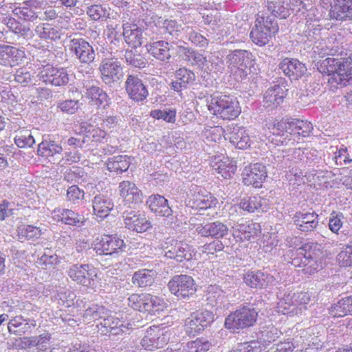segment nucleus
Returning a JSON list of instances; mask_svg holds the SVG:
<instances>
[{
    "label": "nucleus",
    "mask_w": 352,
    "mask_h": 352,
    "mask_svg": "<svg viewBox=\"0 0 352 352\" xmlns=\"http://www.w3.org/2000/svg\"><path fill=\"white\" fill-rule=\"evenodd\" d=\"M172 45L168 41L160 40L146 45L147 52L160 61H168L171 58Z\"/></svg>",
    "instance_id": "72a5a7b5"
},
{
    "label": "nucleus",
    "mask_w": 352,
    "mask_h": 352,
    "mask_svg": "<svg viewBox=\"0 0 352 352\" xmlns=\"http://www.w3.org/2000/svg\"><path fill=\"white\" fill-rule=\"evenodd\" d=\"M207 107L212 115L227 121L235 120L241 113L237 98L231 95H211L207 100Z\"/></svg>",
    "instance_id": "20e7f679"
},
{
    "label": "nucleus",
    "mask_w": 352,
    "mask_h": 352,
    "mask_svg": "<svg viewBox=\"0 0 352 352\" xmlns=\"http://www.w3.org/2000/svg\"><path fill=\"white\" fill-rule=\"evenodd\" d=\"M312 129L313 126L311 122L299 119H292L291 136L308 137Z\"/></svg>",
    "instance_id": "09e8293b"
},
{
    "label": "nucleus",
    "mask_w": 352,
    "mask_h": 352,
    "mask_svg": "<svg viewBox=\"0 0 352 352\" xmlns=\"http://www.w3.org/2000/svg\"><path fill=\"white\" fill-rule=\"evenodd\" d=\"M262 346L260 342L257 341H251L249 342L240 343L236 345L230 352H261Z\"/></svg>",
    "instance_id": "13d9d810"
},
{
    "label": "nucleus",
    "mask_w": 352,
    "mask_h": 352,
    "mask_svg": "<svg viewBox=\"0 0 352 352\" xmlns=\"http://www.w3.org/2000/svg\"><path fill=\"white\" fill-rule=\"evenodd\" d=\"M15 144L20 148L30 147L35 140L28 130H21L14 137Z\"/></svg>",
    "instance_id": "6e6d98bb"
},
{
    "label": "nucleus",
    "mask_w": 352,
    "mask_h": 352,
    "mask_svg": "<svg viewBox=\"0 0 352 352\" xmlns=\"http://www.w3.org/2000/svg\"><path fill=\"white\" fill-rule=\"evenodd\" d=\"M279 31L278 23L264 14H257L254 25L250 32L253 43L259 46L267 45Z\"/></svg>",
    "instance_id": "423d86ee"
},
{
    "label": "nucleus",
    "mask_w": 352,
    "mask_h": 352,
    "mask_svg": "<svg viewBox=\"0 0 352 352\" xmlns=\"http://www.w3.org/2000/svg\"><path fill=\"white\" fill-rule=\"evenodd\" d=\"M86 13L91 21L106 22L111 19V9L101 4H93L87 7Z\"/></svg>",
    "instance_id": "37998d69"
},
{
    "label": "nucleus",
    "mask_w": 352,
    "mask_h": 352,
    "mask_svg": "<svg viewBox=\"0 0 352 352\" xmlns=\"http://www.w3.org/2000/svg\"><path fill=\"white\" fill-rule=\"evenodd\" d=\"M161 246L164 250V257L179 263L189 261L195 256L193 246L172 237H167Z\"/></svg>",
    "instance_id": "1a4fd4ad"
},
{
    "label": "nucleus",
    "mask_w": 352,
    "mask_h": 352,
    "mask_svg": "<svg viewBox=\"0 0 352 352\" xmlns=\"http://www.w3.org/2000/svg\"><path fill=\"white\" fill-rule=\"evenodd\" d=\"M63 151V147L55 141L51 140H43L38 146L37 155L48 158L53 157L56 154H60Z\"/></svg>",
    "instance_id": "a18cd8bd"
},
{
    "label": "nucleus",
    "mask_w": 352,
    "mask_h": 352,
    "mask_svg": "<svg viewBox=\"0 0 352 352\" xmlns=\"http://www.w3.org/2000/svg\"><path fill=\"white\" fill-rule=\"evenodd\" d=\"M276 311L288 317L301 316L311 300L307 292L283 291L277 296Z\"/></svg>",
    "instance_id": "7ed1b4c3"
},
{
    "label": "nucleus",
    "mask_w": 352,
    "mask_h": 352,
    "mask_svg": "<svg viewBox=\"0 0 352 352\" xmlns=\"http://www.w3.org/2000/svg\"><path fill=\"white\" fill-rule=\"evenodd\" d=\"M320 5L328 10L329 19L347 21L348 0H320Z\"/></svg>",
    "instance_id": "4be33fe9"
},
{
    "label": "nucleus",
    "mask_w": 352,
    "mask_h": 352,
    "mask_svg": "<svg viewBox=\"0 0 352 352\" xmlns=\"http://www.w3.org/2000/svg\"><path fill=\"white\" fill-rule=\"evenodd\" d=\"M278 68L291 80H298L304 76L307 71L305 64L297 58L288 57L280 60Z\"/></svg>",
    "instance_id": "6ab92c4d"
},
{
    "label": "nucleus",
    "mask_w": 352,
    "mask_h": 352,
    "mask_svg": "<svg viewBox=\"0 0 352 352\" xmlns=\"http://www.w3.org/2000/svg\"><path fill=\"white\" fill-rule=\"evenodd\" d=\"M105 307L102 305H93L91 307L86 309L83 314V318L86 319L98 320L101 318V314H104Z\"/></svg>",
    "instance_id": "69168bd1"
},
{
    "label": "nucleus",
    "mask_w": 352,
    "mask_h": 352,
    "mask_svg": "<svg viewBox=\"0 0 352 352\" xmlns=\"http://www.w3.org/2000/svg\"><path fill=\"white\" fill-rule=\"evenodd\" d=\"M51 339L52 335L47 331L38 336H33L34 346L37 347L41 351H45L47 349V344H49Z\"/></svg>",
    "instance_id": "0e129e2a"
},
{
    "label": "nucleus",
    "mask_w": 352,
    "mask_h": 352,
    "mask_svg": "<svg viewBox=\"0 0 352 352\" xmlns=\"http://www.w3.org/2000/svg\"><path fill=\"white\" fill-rule=\"evenodd\" d=\"M99 71L102 80L108 85L119 81L123 76L122 64L116 58L103 59L100 64Z\"/></svg>",
    "instance_id": "dca6fc26"
},
{
    "label": "nucleus",
    "mask_w": 352,
    "mask_h": 352,
    "mask_svg": "<svg viewBox=\"0 0 352 352\" xmlns=\"http://www.w3.org/2000/svg\"><path fill=\"white\" fill-rule=\"evenodd\" d=\"M157 273L153 270L140 269L134 272L132 283L141 288L151 286L155 280Z\"/></svg>",
    "instance_id": "a19ab883"
},
{
    "label": "nucleus",
    "mask_w": 352,
    "mask_h": 352,
    "mask_svg": "<svg viewBox=\"0 0 352 352\" xmlns=\"http://www.w3.org/2000/svg\"><path fill=\"white\" fill-rule=\"evenodd\" d=\"M118 192L125 205L141 203L143 194L140 189L132 182L124 180L119 184Z\"/></svg>",
    "instance_id": "5701e85b"
},
{
    "label": "nucleus",
    "mask_w": 352,
    "mask_h": 352,
    "mask_svg": "<svg viewBox=\"0 0 352 352\" xmlns=\"http://www.w3.org/2000/svg\"><path fill=\"white\" fill-rule=\"evenodd\" d=\"M125 89L129 98L138 102L144 101L148 96L146 86L137 76L129 75L127 76Z\"/></svg>",
    "instance_id": "b1692460"
},
{
    "label": "nucleus",
    "mask_w": 352,
    "mask_h": 352,
    "mask_svg": "<svg viewBox=\"0 0 352 352\" xmlns=\"http://www.w3.org/2000/svg\"><path fill=\"white\" fill-rule=\"evenodd\" d=\"M146 204L156 216L168 217L173 214L168 201L164 196L152 195L147 199Z\"/></svg>",
    "instance_id": "473e14b6"
},
{
    "label": "nucleus",
    "mask_w": 352,
    "mask_h": 352,
    "mask_svg": "<svg viewBox=\"0 0 352 352\" xmlns=\"http://www.w3.org/2000/svg\"><path fill=\"white\" fill-rule=\"evenodd\" d=\"M35 32L41 39L50 41L60 40L63 34L61 27L47 23L38 24L35 28Z\"/></svg>",
    "instance_id": "c9c22d12"
},
{
    "label": "nucleus",
    "mask_w": 352,
    "mask_h": 352,
    "mask_svg": "<svg viewBox=\"0 0 352 352\" xmlns=\"http://www.w3.org/2000/svg\"><path fill=\"white\" fill-rule=\"evenodd\" d=\"M327 257V252L321 244L307 242L292 252L291 263L301 268L305 274L312 275L324 267Z\"/></svg>",
    "instance_id": "f257e3e1"
},
{
    "label": "nucleus",
    "mask_w": 352,
    "mask_h": 352,
    "mask_svg": "<svg viewBox=\"0 0 352 352\" xmlns=\"http://www.w3.org/2000/svg\"><path fill=\"white\" fill-rule=\"evenodd\" d=\"M241 177L244 186L261 188L267 177L266 166L259 162L251 163L244 167Z\"/></svg>",
    "instance_id": "4468645a"
},
{
    "label": "nucleus",
    "mask_w": 352,
    "mask_h": 352,
    "mask_svg": "<svg viewBox=\"0 0 352 352\" xmlns=\"http://www.w3.org/2000/svg\"><path fill=\"white\" fill-rule=\"evenodd\" d=\"M352 312V295L343 298L334 304L330 309L333 317H344Z\"/></svg>",
    "instance_id": "de8ad7c7"
},
{
    "label": "nucleus",
    "mask_w": 352,
    "mask_h": 352,
    "mask_svg": "<svg viewBox=\"0 0 352 352\" xmlns=\"http://www.w3.org/2000/svg\"><path fill=\"white\" fill-rule=\"evenodd\" d=\"M214 320L212 311L199 309L190 314L185 320L184 331L189 336H195L203 332Z\"/></svg>",
    "instance_id": "9b49d317"
},
{
    "label": "nucleus",
    "mask_w": 352,
    "mask_h": 352,
    "mask_svg": "<svg viewBox=\"0 0 352 352\" xmlns=\"http://www.w3.org/2000/svg\"><path fill=\"white\" fill-rule=\"evenodd\" d=\"M175 78L176 80L172 82V88L179 92L193 83L195 80V74L192 71L182 67L177 70Z\"/></svg>",
    "instance_id": "ea45409f"
},
{
    "label": "nucleus",
    "mask_w": 352,
    "mask_h": 352,
    "mask_svg": "<svg viewBox=\"0 0 352 352\" xmlns=\"http://www.w3.org/2000/svg\"><path fill=\"white\" fill-rule=\"evenodd\" d=\"M211 343L204 338H198L190 341L184 346L182 352H207Z\"/></svg>",
    "instance_id": "864d4df0"
},
{
    "label": "nucleus",
    "mask_w": 352,
    "mask_h": 352,
    "mask_svg": "<svg viewBox=\"0 0 352 352\" xmlns=\"http://www.w3.org/2000/svg\"><path fill=\"white\" fill-rule=\"evenodd\" d=\"M4 21L7 27L16 34H25L30 30V28L25 27L13 17L8 16L4 19Z\"/></svg>",
    "instance_id": "bf43d9fd"
},
{
    "label": "nucleus",
    "mask_w": 352,
    "mask_h": 352,
    "mask_svg": "<svg viewBox=\"0 0 352 352\" xmlns=\"http://www.w3.org/2000/svg\"><path fill=\"white\" fill-rule=\"evenodd\" d=\"M223 249L224 245L221 241H213L201 247L202 254L206 255H214L216 252L223 251Z\"/></svg>",
    "instance_id": "680f3d73"
},
{
    "label": "nucleus",
    "mask_w": 352,
    "mask_h": 352,
    "mask_svg": "<svg viewBox=\"0 0 352 352\" xmlns=\"http://www.w3.org/2000/svg\"><path fill=\"white\" fill-rule=\"evenodd\" d=\"M211 166L224 179L232 178L237 169L236 162L228 157H214Z\"/></svg>",
    "instance_id": "2f4dec72"
},
{
    "label": "nucleus",
    "mask_w": 352,
    "mask_h": 352,
    "mask_svg": "<svg viewBox=\"0 0 352 352\" xmlns=\"http://www.w3.org/2000/svg\"><path fill=\"white\" fill-rule=\"evenodd\" d=\"M36 326L35 320L25 319L22 316H16L10 320L8 329L10 333L15 336H23L31 333V327Z\"/></svg>",
    "instance_id": "f704fd0d"
},
{
    "label": "nucleus",
    "mask_w": 352,
    "mask_h": 352,
    "mask_svg": "<svg viewBox=\"0 0 352 352\" xmlns=\"http://www.w3.org/2000/svg\"><path fill=\"white\" fill-rule=\"evenodd\" d=\"M292 119L272 121L270 120L266 123L267 129L274 135L284 137L283 140L279 141L283 144L287 140H290L291 137V128H292Z\"/></svg>",
    "instance_id": "e433bc0d"
},
{
    "label": "nucleus",
    "mask_w": 352,
    "mask_h": 352,
    "mask_svg": "<svg viewBox=\"0 0 352 352\" xmlns=\"http://www.w3.org/2000/svg\"><path fill=\"white\" fill-rule=\"evenodd\" d=\"M266 7L273 16L279 19H287L290 14L289 10L285 6L283 0H269L267 1Z\"/></svg>",
    "instance_id": "8fccbe9b"
},
{
    "label": "nucleus",
    "mask_w": 352,
    "mask_h": 352,
    "mask_svg": "<svg viewBox=\"0 0 352 352\" xmlns=\"http://www.w3.org/2000/svg\"><path fill=\"white\" fill-rule=\"evenodd\" d=\"M70 50L74 52L81 63H90L95 58L93 47L83 38H74L70 41Z\"/></svg>",
    "instance_id": "bb28decb"
},
{
    "label": "nucleus",
    "mask_w": 352,
    "mask_h": 352,
    "mask_svg": "<svg viewBox=\"0 0 352 352\" xmlns=\"http://www.w3.org/2000/svg\"><path fill=\"white\" fill-rule=\"evenodd\" d=\"M337 258L340 266L344 267L352 266V253L346 247L340 251L338 254Z\"/></svg>",
    "instance_id": "774afa93"
},
{
    "label": "nucleus",
    "mask_w": 352,
    "mask_h": 352,
    "mask_svg": "<svg viewBox=\"0 0 352 352\" xmlns=\"http://www.w3.org/2000/svg\"><path fill=\"white\" fill-rule=\"evenodd\" d=\"M124 225L129 230L137 233H143L151 229V222L144 214L134 212H129L124 219Z\"/></svg>",
    "instance_id": "7c9ffc66"
},
{
    "label": "nucleus",
    "mask_w": 352,
    "mask_h": 352,
    "mask_svg": "<svg viewBox=\"0 0 352 352\" xmlns=\"http://www.w3.org/2000/svg\"><path fill=\"white\" fill-rule=\"evenodd\" d=\"M85 96L89 102L98 108H106L110 104V98L101 88L92 86L87 89Z\"/></svg>",
    "instance_id": "58836bf2"
},
{
    "label": "nucleus",
    "mask_w": 352,
    "mask_h": 352,
    "mask_svg": "<svg viewBox=\"0 0 352 352\" xmlns=\"http://www.w3.org/2000/svg\"><path fill=\"white\" fill-rule=\"evenodd\" d=\"M13 14L19 19L26 21H32L37 18L36 14L28 7L15 8Z\"/></svg>",
    "instance_id": "052dcab7"
},
{
    "label": "nucleus",
    "mask_w": 352,
    "mask_h": 352,
    "mask_svg": "<svg viewBox=\"0 0 352 352\" xmlns=\"http://www.w3.org/2000/svg\"><path fill=\"white\" fill-rule=\"evenodd\" d=\"M122 36L124 41L131 48H138L144 41L143 30L133 22H126L122 24Z\"/></svg>",
    "instance_id": "cd10ccee"
},
{
    "label": "nucleus",
    "mask_w": 352,
    "mask_h": 352,
    "mask_svg": "<svg viewBox=\"0 0 352 352\" xmlns=\"http://www.w3.org/2000/svg\"><path fill=\"white\" fill-rule=\"evenodd\" d=\"M230 142L239 149H245L250 146V138L244 128L234 127L230 132Z\"/></svg>",
    "instance_id": "79ce46f5"
},
{
    "label": "nucleus",
    "mask_w": 352,
    "mask_h": 352,
    "mask_svg": "<svg viewBox=\"0 0 352 352\" xmlns=\"http://www.w3.org/2000/svg\"><path fill=\"white\" fill-rule=\"evenodd\" d=\"M162 28L165 33L173 36L181 31L182 25L175 20L166 19L163 21Z\"/></svg>",
    "instance_id": "338daca9"
},
{
    "label": "nucleus",
    "mask_w": 352,
    "mask_h": 352,
    "mask_svg": "<svg viewBox=\"0 0 352 352\" xmlns=\"http://www.w3.org/2000/svg\"><path fill=\"white\" fill-rule=\"evenodd\" d=\"M261 226L253 221H245L233 228L232 236L236 242H251L261 234Z\"/></svg>",
    "instance_id": "a211bd4d"
},
{
    "label": "nucleus",
    "mask_w": 352,
    "mask_h": 352,
    "mask_svg": "<svg viewBox=\"0 0 352 352\" xmlns=\"http://www.w3.org/2000/svg\"><path fill=\"white\" fill-rule=\"evenodd\" d=\"M130 164V157L127 155L113 156L109 158L106 162L107 170L117 174L126 171Z\"/></svg>",
    "instance_id": "c03bdc74"
},
{
    "label": "nucleus",
    "mask_w": 352,
    "mask_h": 352,
    "mask_svg": "<svg viewBox=\"0 0 352 352\" xmlns=\"http://www.w3.org/2000/svg\"><path fill=\"white\" fill-rule=\"evenodd\" d=\"M245 54L246 51L239 50L231 55L228 67L234 76L243 78L245 75Z\"/></svg>",
    "instance_id": "4c0bfd02"
},
{
    "label": "nucleus",
    "mask_w": 352,
    "mask_h": 352,
    "mask_svg": "<svg viewBox=\"0 0 352 352\" xmlns=\"http://www.w3.org/2000/svg\"><path fill=\"white\" fill-rule=\"evenodd\" d=\"M177 111L175 109H154L150 112V116L156 120H163L168 123H175Z\"/></svg>",
    "instance_id": "5fc2aeb1"
},
{
    "label": "nucleus",
    "mask_w": 352,
    "mask_h": 352,
    "mask_svg": "<svg viewBox=\"0 0 352 352\" xmlns=\"http://www.w3.org/2000/svg\"><path fill=\"white\" fill-rule=\"evenodd\" d=\"M258 316V311L254 308L242 306L226 316L224 327L230 332H239L254 326Z\"/></svg>",
    "instance_id": "0eeeda50"
},
{
    "label": "nucleus",
    "mask_w": 352,
    "mask_h": 352,
    "mask_svg": "<svg viewBox=\"0 0 352 352\" xmlns=\"http://www.w3.org/2000/svg\"><path fill=\"white\" fill-rule=\"evenodd\" d=\"M51 217L57 223L78 227L83 226L86 221L82 214L67 208H56L54 209L51 212Z\"/></svg>",
    "instance_id": "aec40b11"
},
{
    "label": "nucleus",
    "mask_w": 352,
    "mask_h": 352,
    "mask_svg": "<svg viewBox=\"0 0 352 352\" xmlns=\"http://www.w3.org/2000/svg\"><path fill=\"white\" fill-rule=\"evenodd\" d=\"M263 200L258 195L245 196L241 199L238 206L240 209L252 213L261 209Z\"/></svg>",
    "instance_id": "49530a36"
},
{
    "label": "nucleus",
    "mask_w": 352,
    "mask_h": 352,
    "mask_svg": "<svg viewBox=\"0 0 352 352\" xmlns=\"http://www.w3.org/2000/svg\"><path fill=\"white\" fill-rule=\"evenodd\" d=\"M319 72L329 76L328 83L333 89L352 85V56L329 57L320 62Z\"/></svg>",
    "instance_id": "f03ea898"
},
{
    "label": "nucleus",
    "mask_w": 352,
    "mask_h": 352,
    "mask_svg": "<svg viewBox=\"0 0 352 352\" xmlns=\"http://www.w3.org/2000/svg\"><path fill=\"white\" fill-rule=\"evenodd\" d=\"M274 280L273 276L260 270H248L243 274L244 283L247 286L254 289L267 288L274 283Z\"/></svg>",
    "instance_id": "a878e982"
},
{
    "label": "nucleus",
    "mask_w": 352,
    "mask_h": 352,
    "mask_svg": "<svg viewBox=\"0 0 352 352\" xmlns=\"http://www.w3.org/2000/svg\"><path fill=\"white\" fill-rule=\"evenodd\" d=\"M294 223L302 232H311L318 226V214L314 211H297L293 217Z\"/></svg>",
    "instance_id": "412c9836"
},
{
    "label": "nucleus",
    "mask_w": 352,
    "mask_h": 352,
    "mask_svg": "<svg viewBox=\"0 0 352 352\" xmlns=\"http://www.w3.org/2000/svg\"><path fill=\"white\" fill-rule=\"evenodd\" d=\"M130 324L127 326L124 325L120 320L114 316H108L103 320L102 325L108 329V331L113 334L117 335L125 331V329H129Z\"/></svg>",
    "instance_id": "603ef678"
},
{
    "label": "nucleus",
    "mask_w": 352,
    "mask_h": 352,
    "mask_svg": "<svg viewBox=\"0 0 352 352\" xmlns=\"http://www.w3.org/2000/svg\"><path fill=\"white\" fill-rule=\"evenodd\" d=\"M99 274V269L91 264H74L67 271L72 280L94 290L101 280Z\"/></svg>",
    "instance_id": "6e6552de"
},
{
    "label": "nucleus",
    "mask_w": 352,
    "mask_h": 352,
    "mask_svg": "<svg viewBox=\"0 0 352 352\" xmlns=\"http://www.w3.org/2000/svg\"><path fill=\"white\" fill-rule=\"evenodd\" d=\"M167 286L170 292L179 299H189L196 294L197 290L195 279L187 274L173 276Z\"/></svg>",
    "instance_id": "9d476101"
},
{
    "label": "nucleus",
    "mask_w": 352,
    "mask_h": 352,
    "mask_svg": "<svg viewBox=\"0 0 352 352\" xmlns=\"http://www.w3.org/2000/svg\"><path fill=\"white\" fill-rule=\"evenodd\" d=\"M25 51L23 47H17L8 45H0V65L6 67H16L25 58Z\"/></svg>",
    "instance_id": "f3484780"
},
{
    "label": "nucleus",
    "mask_w": 352,
    "mask_h": 352,
    "mask_svg": "<svg viewBox=\"0 0 352 352\" xmlns=\"http://www.w3.org/2000/svg\"><path fill=\"white\" fill-rule=\"evenodd\" d=\"M128 306L133 310L154 315L166 308L164 299L146 292L133 293L128 297Z\"/></svg>",
    "instance_id": "39448f33"
},
{
    "label": "nucleus",
    "mask_w": 352,
    "mask_h": 352,
    "mask_svg": "<svg viewBox=\"0 0 352 352\" xmlns=\"http://www.w3.org/2000/svg\"><path fill=\"white\" fill-rule=\"evenodd\" d=\"M217 204L218 200L214 196L199 187L190 190L187 199V205L198 210H205L214 208Z\"/></svg>",
    "instance_id": "2eb2a0df"
},
{
    "label": "nucleus",
    "mask_w": 352,
    "mask_h": 352,
    "mask_svg": "<svg viewBox=\"0 0 352 352\" xmlns=\"http://www.w3.org/2000/svg\"><path fill=\"white\" fill-rule=\"evenodd\" d=\"M66 196L67 201L73 204H76L79 200L84 199L85 192L82 190L80 189L78 186L73 185L68 188Z\"/></svg>",
    "instance_id": "e2e57ef3"
},
{
    "label": "nucleus",
    "mask_w": 352,
    "mask_h": 352,
    "mask_svg": "<svg viewBox=\"0 0 352 352\" xmlns=\"http://www.w3.org/2000/svg\"><path fill=\"white\" fill-rule=\"evenodd\" d=\"M168 342V338L158 327H151L146 330L141 341L142 346L148 351L162 348Z\"/></svg>",
    "instance_id": "393cba45"
},
{
    "label": "nucleus",
    "mask_w": 352,
    "mask_h": 352,
    "mask_svg": "<svg viewBox=\"0 0 352 352\" xmlns=\"http://www.w3.org/2000/svg\"><path fill=\"white\" fill-rule=\"evenodd\" d=\"M37 76L45 85L54 87H63L69 82V74L67 69L51 64L42 65L39 68Z\"/></svg>",
    "instance_id": "ddd939ff"
},
{
    "label": "nucleus",
    "mask_w": 352,
    "mask_h": 352,
    "mask_svg": "<svg viewBox=\"0 0 352 352\" xmlns=\"http://www.w3.org/2000/svg\"><path fill=\"white\" fill-rule=\"evenodd\" d=\"M210 236L215 239H221L228 234V227L221 221H217L210 223Z\"/></svg>",
    "instance_id": "4d7b16f0"
},
{
    "label": "nucleus",
    "mask_w": 352,
    "mask_h": 352,
    "mask_svg": "<svg viewBox=\"0 0 352 352\" xmlns=\"http://www.w3.org/2000/svg\"><path fill=\"white\" fill-rule=\"evenodd\" d=\"M17 234L20 239L34 240L41 236L42 232L38 227L23 224L18 227Z\"/></svg>",
    "instance_id": "3c124183"
},
{
    "label": "nucleus",
    "mask_w": 352,
    "mask_h": 352,
    "mask_svg": "<svg viewBox=\"0 0 352 352\" xmlns=\"http://www.w3.org/2000/svg\"><path fill=\"white\" fill-rule=\"evenodd\" d=\"M93 214L98 221L107 218L114 208L112 199L102 194L96 195L92 200Z\"/></svg>",
    "instance_id": "c756f323"
},
{
    "label": "nucleus",
    "mask_w": 352,
    "mask_h": 352,
    "mask_svg": "<svg viewBox=\"0 0 352 352\" xmlns=\"http://www.w3.org/2000/svg\"><path fill=\"white\" fill-rule=\"evenodd\" d=\"M288 89L284 83L275 85L267 89L264 94L263 104L267 108L274 109L282 104Z\"/></svg>",
    "instance_id": "c85d7f7f"
},
{
    "label": "nucleus",
    "mask_w": 352,
    "mask_h": 352,
    "mask_svg": "<svg viewBox=\"0 0 352 352\" xmlns=\"http://www.w3.org/2000/svg\"><path fill=\"white\" fill-rule=\"evenodd\" d=\"M93 249L98 255L111 256L124 251L126 243L117 234H104L93 242Z\"/></svg>",
    "instance_id": "f8f14e48"
}]
</instances>
